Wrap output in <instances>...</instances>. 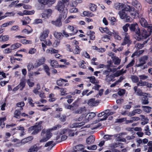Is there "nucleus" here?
Wrapping results in <instances>:
<instances>
[{
  "mask_svg": "<svg viewBox=\"0 0 152 152\" xmlns=\"http://www.w3.org/2000/svg\"><path fill=\"white\" fill-rule=\"evenodd\" d=\"M61 126L60 125H57L52 128L48 129H43L42 130L41 133V136L42 138L39 140L40 143L46 142L49 140L52 137V134L51 132L54 130L60 128Z\"/></svg>",
  "mask_w": 152,
  "mask_h": 152,
  "instance_id": "nucleus-1",
  "label": "nucleus"
},
{
  "mask_svg": "<svg viewBox=\"0 0 152 152\" xmlns=\"http://www.w3.org/2000/svg\"><path fill=\"white\" fill-rule=\"evenodd\" d=\"M130 6L127 5L118 13L120 18L126 22H130L132 20V19L127 15Z\"/></svg>",
  "mask_w": 152,
  "mask_h": 152,
  "instance_id": "nucleus-2",
  "label": "nucleus"
},
{
  "mask_svg": "<svg viewBox=\"0 0 152 152\" xmlns=\"http://www.w3.org/2000/svg\"><path fill=\"white\" fill-rule=\"evenodd\" d=\"M151 35L150 32L147 31L144 29H143L141 32L140 31V33L139 34H137L136 37V39L140 41L143 39H145Z\"/></svg>",
  "mask_w": 152,
  "mask_h": 152,
  "instance_id": "nucleus-3",
  "label": "nucleus"
},
{
  "mask_svg": "<svg viewBox=\"0 0 152 152\" xmlns=\"http://www.w3.org/2000/svg\"><path fill=\"white\" fill-rule=\"evenodd\" d=\"M42 123V122L40 121L38 125H35L29 127L28 129V131L29 133H31V131H33L31 133L32 135L37 134L42 128V126L40 125Z\"/></svg>",
  "mask_w": 152,
  "mask_h": 152,
  "instance_id": "nucleus-4",
  "label": "nucleus"
},
{
  "mask_svg": "<svg viewBox=\"0 0 152 152\" xmlns=\"http://www.w3.org/2000/svg\"><path fill=\"white\" fill-rule=\"evenodd\" d=\"M67 12H64V14L61 13L59 18L55 21H52V23L57 27H60L62 25L61 19H64L67 16Z\"/></svg>",
  "mask_w": 152,
  "mask_h": 152,
  "instance_id": "nucleus-5",
  "label": "nucleus"
},
{
  "mask_svg": "<svg viewBox=\"0 0 152 152\" xmlns=\"http://www.w3.org/2000/svg\"><path fill=\"white\" fill-rule=\"evenodd\" d=\"M122 36L123 37L124 39L123 42L121 44L122 45H125L126 44L129 45L132 43V41L130 39V36L126 32H123Z\"/></svg>",
  "mask_w": 152,
  "mask_h": 152,
  "instance_id": "nucleus-6",
  "label": "nucleus"
},
{
  "mask_svg": "<svg viewBox=\"0 0 152 152\" xmlns=\"http://www.w3.org/2000/svg\"><path fill=\"white\" fill-rule=\"evenodd\" d=\"M133 89L134 91V93L138 96H143L146 97H150V94L146 93H143L140 89H137V86H134Z\"/></svg>",
  "mask_w": 152,
  "mask_h": 152,
  "instance_id": "nucleus-7",
  "label": "nucleus"
},
{
  "mask_svg": "<svg viewBox=\"0 0 152 152\" xmlns=\"http://www.w3.org/2000/svg\"><path fill=\"white\" fill-rule=\"evenodd\" d=\"M129 28L131 31L135 32L137 35L139 34L140 29L137 23L129 25Z\"/></svg>",
  "mask_w": 152,
  "mask_h": 152,
  "instance_id": "nucleus-8",
  "label": "nucleus"
},
{
  "mask_svg": "<svg viewBox=\"0 0 152 152\" xmlns=\"http://www.w3.org/2000/svg\"><path fill=\"white\" fill-rule=\"evenodd\" d=\"M104 113H105V115L104 116L103 118L100 119H99L97 120H96L95 121L96 122L95 123V124H96L97 122L100 121H104L106 120L108 116L112 115L114 113V112H111L109 110H105L104 111Z\"/></svg>",
  "mask_w": 152,
  "mask_h": 152,
  "instance_id": "nucleus-9",
  "label": "nucleus"
},
{
  "mask_svg": "<svg viewBox=\"0 0 152 152\" xmlns=\"http://www.w3.org/2000/svg\"><path fill=\"white\" fill-rule=\"evenodd\" d=\"M49 32V31L48 29H46L43 31L39 37L40 40L41 41H44L45 39L48 37Z\"/></svg>",
  "mask_w": 152,
  "mask_h": 152,
  "instance_id": "nucleus-10",
  "label": "nucleus"
},
{
  "mask_svg": "<svg viewBox=\"0 0 152 152\" xmlns=\"http://www.w3.org/2000/svg\"><path fill=\"white\" fill-rule=\"evenodd\" d=\"M96 115V114L94 113H90L86 115L84 119H83V121H85V122H87L89 120L92 119Z\"/></svg>",
  "mask_w": 152,
  "mask_h": 152,
  "instance_id": "nucleus-11",
  "label": "nucleus"
},
{
  "mask_svg": "<svg viewBox=\"0 0 152 152\" xmlns=\"http://www.w3.org/2000/svg\"><path fill=\"white\" fill-rule=\"evenodd\" d=\"M142 111L140 109H136L133 111L129 112L128 116L129 117H132L135 115L136 114H140L142 113Z\"/></svg>",
  "mask_w": 152,
  "mask_h": 152,
  "instance_id": "nucleus-12",
  "label": "nucleus"
},
{
  "mask_svg": "<svg viewBox=\"0 0 152 152\" xmlns=\"http://www.w3.org/2000/svg\"><path fill=\"white\" fill-rule=\"evenodd\" d=\"M67 28L69 32H72L69 34L70 35H74L77 32V30L75 29L74 26L69 25L67 26Z\"/></svg>",
  "mask_w": 152,
  "mask_h": 152,
  "instance_id": "nucleus-13",
  "label": "nucleus"
},
{
  "mask_svg": "<svg viewBox=\"0 0 152 152\" xmlns=\"http://www.w3.org/2000/svg\"><path fill=\"white\" fill-rule=\"evenodd\" d=\"M65 7V5L61 1H59L56 6V9L60 12L62 11Z\"/></svg>",
  "mask_w": 152,
  "mask_h": 152,
  "instance_id": "nucleus-14",
  "label": "nucleus"
},
{
  "mask_svg": "<svg viewBox=\"0 0 152 152\" xmlns=\"http://www.w3.org/2000/svg\"><path fill=\"white\" fill-rule=\"evenodd\" d=\"M26 85V79L22 78L20 80V84L17 86L18 88H20L21 90H22Z\"/></svg>",
  "mask_w": 152,
  "mask_h": 152,
  "instance_id": "nucleus-15",
  "label": "nucleus"
},
{
  "mask_svg": "<svg viewBox=\"0 0 152 152\" xmlns=\"http://www.w3.org/2000/svg\"><path fill=\"white\" fill-rule=\"evenodd\" d=\"M140 22L142 27L148 28L149 24H148L146 20L144 18H140Z\"/></svg>",
  "mask_w": 152,
  "mask_h": 152,
  "instance_id": "nucleus-16",
  "label": "nucleus"
},
{
  "mask_svg": "<svg viewBox=\"0 0 152 152\" xmlns=\"http://www.w3.org/2000/svg\"><path fill=\"white\" fill-rule=\"evenodd\" d=\"M130 12L131 15L134 17L136 16H137L138 13L136 11L134 7L130 6V9L129 10V12Z\"/></svg>",
  "mask_w": 152,
  "mask_h": 152,
  "instance_id": "nucleus-17",
  "label": "nucleus"
},
{
  "mask_svg": "<svg viewBox=\"0 0 152 152\" xmlns=\"http://www.w3.org/2000/svg\"><path fill=\"white\" fill-rule=\"evenodd\" d=\"M95 140V137L94 135H91L86 139V142L87 144L90 145L93 143Z\"/></svg>",
  "mask_w": 152,
  "mask_h": 152,
  "instance_id": "nucleus-18",
  "label": "nucleus"
},
{
  "mask_svg": "<svg viewBox=\"0 0 152 152\" xmlns=\"http://www.w3.org/2000/svg\"><path fill=\"white\" fill-rule=\"evenodd\" d=\"M132 4L138 10H140L141 9V6L140 4L137 1H133L132 3Z\"/></svg>",
  "mask_w": 152,
  "mask_h": 152,
  "instance_id": "nucleus-19",
  "label": "nucleus"
},
{
  "mask_svg": "<svg viewBox=\"0 0 152 152\" xmlns=\"http://www.w3.org/2000/svg\"><path fill=\"white\" fill-rule=\"evenodd\" d=\"M45 60V58L43 57L37 60V63L35 64V67L37 68L42 64L44 63Z\"/></svg>",
  "mask_w": 152,
  "mask_h": 152,
  "instance_id": "nucleus-20",
  "label": "nucleus"
},
{
  "mask_svg": "<svg viewBox=\"0 0 152 152\" xmlns=\"http://www.w3.org/2000/svg\"><path fill=\"white\" fill-rule=\"evenodd\" d=\"M98 102L96 101L95 99H91L88 100V104L90 106H93L96 105L98 104Z\"/></svg>",
  "mask_w": 152,
  "mask_h": 152,
  "instance_id": "nucleus-21",
  "label": "nucleus"
},
{
  "mask_svg": "<svg viewBox=\"0 0 152 152\" xmlns=\"http://www.w3.org/2000/svg\"><path fill=\"white\" fill-rule=\"evenodd\" d=\"M34 13V11H29L28 10H25L23 12H20L18 13V14L20 16H23L24 15H32Z\"/></svg>",
  "mask_w": 152,
  "mask_h": 152,
  "instance_id": "nucleus-22",
  "label": "nucleus"
},
{
  "mask_svg": "<svg viewBox=\"0 0 152 152\" xmlns=\"http://www.w3.org/2000/svg\"><path fill=\"white\" fill-rule=\"evenodd\" d=\"M85 122H82L79 123H74L71 124L70 125V127L71 128H73L74 127H80L82 126L84 124Z\"/></svg>",
  "mask_w": 152,
  "mask_h": 152,
  "instance_id": "nucleus-23",
  "label": "nucleus"
},
{
  "mask_svg": "<svg viewBox=\"0 0 152 152\" xmlns=\"http://www.w3.org/2000/svg\"><path fill=\"white\" fill-rule=\"evenodd\" d=\"M112 59L115 65H118L121 62V59L118 57L115 56L112 57Z\"/></svg>",
  "mask_w": 152,
  "mask_h": 152,
  "instance_id": "nucleus-24",
  "label": "nucleus"
},
{
  "mask_svg": "<svg viewBox=\"0 0 152 152\" xmlns=\"http://www.w3.org/2000/svg\"><path fill=\"white\" fill-rule=\"evenodd\" d=\"M15 15V13L13 12H7L5 15L2 16H0V20L4 19V18L7 17H11Z\"/></svg>",
  "mask_w": 152,
  "mask_h": 152,
  "instance_id": "nucleus-25",
  "label": "nucleus"
},
{
  "mask_svg": "<svg viewBox=\"0 0 152 152\" xmlns=\"http://www.w3.org/2000/svg\"><path fill=\"white\" fill-rule=\"evenodd\" d=\"M50 63L51 66L53 68H57L58 67V61L55 60H50Z\"/></svg>",
  "mask_w": 152,
  "mask_h": 152,
  "instance_id": "nucleus-26",
  "label": "nucleus"
},
{
  "mask_svg": "<svg viewBox=\"0 0 152 152\" xmlns=\"http://www.w3.org/2000/svg\"><path fill=\"white\" fill-rule=\"evenodd\" d=\"M34 137L32 136H30L25 138L21 141V143H26L31 141L33 140Z\"/></svg>",
  "mask_w": 152,
  "mask_h": 152,
  "instance_id": "nucleus-27",
  "label": "nucleus"
},
{
  "mask_svg": "<svg viewBox=\"0 0 152 152\" xmlns=\"http://www.w3.org/2000/svg\"><path fill=\"white\" fill-rule=\"evenodd\" d=\"M148 56H144L140 57L139 59V62H142L145 64L148 59Z\"/></svg>",
  "mask_w": 152,
  "mask_h": 152,
  "instance_id": "nucleus-28",
  "label": "nucleus"
},
{
  "mask_svg": "<svg viewBox=\"0 0 152 152\" xmlns=\"http://www.w3.org/2000/svg\"><path fill=\"white\" fill-rule=\"evenodd\" d=\"M84 147L82 145H76L73 148V149L74 151H80L84 148Z\"/></svg>",
  "mask_w": 152,
  "mask_h": 152,
  "instance_id": "nucleus-29",
  "label": "nucleus"
},
{
  "mask_svg": "<svg viewBox=\"0 0 152 152\" xmlns=\"http://www.w3.org/2000/svg\"><path fill=\"white\" fill-rule=\"evenodd\" d=\"M126 72V70H125L123 71V69H122L121 70L117 71L114 74V75L115 77H117L122 75L123 73H125Z\"/></svg>",
  "mask_w": 152,
  "mask_h": 152,
  "instance_id": "nucleus-30",
  "label": "nucleus"
},
{
  "mask_svg": "<svg viewBox=\"0 0 152 152\" xmlns=\"http://www.w3.org/2000/svg\"><path fill=\"white\" fill-rule=\"evenodd\" d=\"M86 109L85 107H83L80 108L79 109L75 111V113H81L83 112H85Z\"/></svg>",
  "mask_w": 152,
  "mask_h": 152,
  "instance_id": "nucleus-31",
  "label": "nucleus"
},
{
  "mask_svg": "<svg viewBox=\"0 0 152 152\" xmlns=\"http://www.w3.org/2000/svg\"><path fill=\"white\" fill-rule=\"evenodd\" d=\"M94 124V123H92L91 124H88L86 126L88 128H91V129H96L101 126V124H98L95 125L94 127L92 126V125Z\"/></svg>",
  "mask_w": 152,
  "mask_h": 152,
  "instance_id": "nucleus-32",
  "label": "nucleus"
},
{
  "mask_svg": "<svg viewBox=\"0 0 152 152\" xmlns=\"http://www.w3.org/2000/svg\"><path fill=\"white\" fill-rule=\"evenodd\" d=\"M124 6V4L122 3H117L115 4L114 8L117 10H120Z\"/></svg>",
  "mask_w": 152,
  "mask_h": 152,
  "instance_id": "nucleus-33",
  "label": "nucleus"
},
{
  "mask_svg": "<svg viewBox=\"0 0 152 152\" xmlns=\"http://www.w3.org/2000/svg\"><path fill=\"white\" fill-rule=\"evenodd\" d=\"M38 150L37 147L35 145L31 146L27 152H33L37 151Z\"/></svg>",
  "mask_w": 152,
  "mask_h": 152,
  "instance_id": "nucleus-34",
  "label": "nucleus"
},
{
  "mask_svg": "<svg viewBox=\"0 0 152 152\" xmlns=\"http://www.w3.org/2000/svg\"><path fill=\"white\" fill-rule=\"evenodd\" d=\"M114 75H106L105 80L107 82H110L114 78Z\"/></svg>",
  "mask_w": 152,
  "mask_h": 152,
  "instance_id": "nucleus-35",
  "label": "nucleus"
},
{
  "mask_svg": "<svg viewBox=\"0 0 152 152\" xmlns=\"http://www.w3.org/2000/svg\"><path fill=\"white\" fill-rule=\"evenodd\" d=\"M61 135L60 134H58L53 139V141H55L56 143H58L61 142Z\"/></svg>",
  "mask_w": 152,
  "mask_h": 152,
  "instance_id": "nucleus-36",
  "label": "nucleus"
},
{
  "mask_svg": "<svg viewBox=\"0 0 152 152\" xmlns=\"http://www.w3.org/2000/svg\"><path fill=\"white\" fill-rule=\"evenodd\" d=\"M9 39V37L8 35L0 36V41L5 42Z\"/></svg>",
  "mask_w": 152,
  "mask_h": 152,
  "instance_id": "nucleus-37",
  "label": "nucleus"
},
{
  "mask_svg": "<svg viewBox=\"0 0 152 152\" xmlns=\"http://www.w3.org/2000/svg\"><path fill=\"white\" fill-rule=\"evenodd\" d=\"M21 45L19 43H15L11 45V48L12 50H14L18 48Z\"/></svg>",
  "mask_w": 152,
  "mask_h": 152,
  "instance_id": "nucleus-38",
  "label": "nucleus"
},
{
  "mask_svg": "<svg viewBox=\"0 0 152 152\" xmlns=\"http://www.w3.org/2000/svg\"><path fill=\"white\" fill-rule=\"evenodd\" d=\"M28 70V71H30L32 69L34 68H37L35 67V64L33 65L32 63H29L27 65Z\"/></svg>",
  "mask_w": 152,
  "mask_h": 152,
  "instance_id": "nucleus-39",
  "label": "nucleus"
},
{
  "mask_svg": "<svg viewBox=\"0 0 152 152\" xmlns=\"http://www.w3.org/2000/svg\"><path fill=\"white\" fill-rule=\"evenodd\" d=\"M132 81L134 83H138L139 82L138 77L136 75H132L131 77Z\"/></svg>",
  "mask_w": 152,
  "mask_h": 152,
  "instance_id": "nucleus-40",
  "label": "nucleus"
},
{
  "mask_svg": "<svg viewBox=\"0 0 152 152\" xmlns=\"http://www.w3.org/2000/svg\"><path fill=\"white\" fill-rule=\"evenodd\" d=\"M20 113L21 112L20 110H15L14 112L15 117L17 118H20Z\"/></svg>",
  "mask_w": 152,
  "mask_h": 152,
  "instance_id": "nucleus-41",
  "label": "nucleus"
},
{
  "mask_svg": "<svg viewBox=\"0 0 152 152\" xmlns=\"http://www.w3.org/2000/svg\"><path fill=\"white\" fill-rule=\"evenodd\" d=\"M88 78L90 79V82L96 84L98 83L94 76L88 77Z\"/></svg>",
  "mask_w": 152,
  "mask_h": 152,
  "instance_id": "nucleus-42",
  "label": "nucleus"
},
{
  "mask_svg": "<svg viewBox=\"0 0 152 152\" xmlns=\"http://www.w3.org/2000/svg\"><path fill=\"white\" fill-rule=\"evenodd\" d=\"M54 35L55 37L58 39H60L63 36L61 33L57 32H54Z\"/></svg>",
  "mask_w": 152,
  "mask_h": 152,
  "instance_id": "nucleus-43",
  "label": "nucleus"
},
{
  "mask_svg": "<svg viewBox=\"0 0 152 152\" xmlns=\"http://www.w3.org/2000/svg\"><path fill=\"white\" fill-rule=\"evenodd\" d=\"M37 88H34L33 91V93L35 94H38L39 92V90L40 88V85L39 84H37Z\"/></svg>",
  "mask_w": 152,
  "mask_h": 152,
  "instance_id": "nucleus-44",
  "label": "nucleus"
},
{
  "mask_svg": "<svg viewBox=\"0 0 152 152\" xmlns=\"http://www.w3.org/2000/svg\"><path fill=\"white\" fill-rule=\"evenodd\" d=\"M75 18L76 16L75 15L70 16L65 21V23H68L71 21L72 19Z\"/></svg>",
  "mask_w": 152,
  "mask_h": 152,
  "instance_id": "nucleus-45",
  "label": "nucleus"
},
{
  "mask_svg": "<svg viewBox=\"0 0 152 152\" xmlns=\"http://www.w3.org/2000/svg\"><path fill=\"white\" fill-rule=\"evenodd\" d=\"M147 82L142 81V80H140L139 82L137 83V85L139 86H146L147 85Z\"/></svg>",
  "mask_w": 152,
  "mask_h": 152,
  "instance_id": "nucleus-46",
  "label": "nucleus"
},
{
  "mask_svg": "<svg viewBox=\"0 0 152 152\" xmlns=\"http://www.w3.org/2000/svg\"><path fill=\"white\" fill-rule=\"evenodd\" d=\"M44 67L45 71L47 73V75H50V69L48 66L46 65H44Z\"/></svg>",
  "mask_w": 152,
  "mask_h": 152,
  "instance_id": "nucleus-47",
  "label": "nucleus"
},
{
  "mask_svg": "<svg viewBox=\"0 0 152 152\" xmlns=\"http://www.w3.org/2000/svg\"><path fill=\"white\" fill-rule=\"evenodd\" d=\"M102 39L104 42H107L109 41V40L110 39L109 36L105 35L102 38Z\"/></svg>",
  "mask_w": 152,
  "mask_h": 152,
  "instance_id": "nucleus-48",
  "label": "nucleus"
},
{
  "mask_svg": "<svg viewBox=\"0 0 152 152\" xmlns=\"http://www.w3.org/2000/svg\"><path fill=\"white\" fill-rule=\"evenodd\" d=\"M12 141L14 142H18V143L16 144V146H19L21 145V142H20L19 140L16 138L12 140Z\"/></svg>",
  "mask_w": 152,
  "mask_h": 152,
  "instance_id": "nucleus-49",
  "label": "nucleus"
},
{
  "mask_svg": "<svg viewBox=\"0 0 152 152\" xmlns=\"http://www.w3.org/2000/svg\"><path fill=\"white\" fill-rule=\"evenodd\" d=\"M143 108L144 110L148 113L150 112L151 111V108L148 106H144L142 107Z\"/></svg>",
  "mask_w": 152,
  "mask_h": 152,
  "instance_id": "nucleus-50",
  "label": "nucleus"
},
{
  "mask_svg": "<svg viewBox=\"0 0 152 152\" xmlns=\"http://www.w3.org/2000/svg\"><path fill=\"white\" fill-rule=\"evenodd\" d=\"M70 131V130L69 129H64L60 132V134L62 135L63 134H67Z\"/></svg>",
  "mask_w": 152,
  "mask_h": 152,
  "instance_id": "nucleus-51",
  "label": "nucleus"
},
{
  "mask_svg": "<svg viewBox=\"0 0 152 152\" xmlns=\"http://www.w3.org/2000/svg\"><path fill=\"white\" fill-rule=\"evenodd\" d=\"M80 49L79 46L78 45H76L74 50V53L75 54H78L80 53Z\"/></svg>",
  "mask_w": 152,
  "mask_h": 152,
  "instance_id": "nucleus-52",
  "label": "nucleus"
},
{
  "mask_svg": "<svg viewBox=\"0 0 152 152\" xmlns=\"http://www.w3.org/2000/svg\"><path fill=\"white\" fill-rule=\"evenodd\" d=\"M14 21L12 20L11 21H10L7 23H4L2 25V26L4 27H5L7 26H8L9 25H10L13 23H14Z\"/></svg>",
  "mask_w": 152,
  "mask_h": 152,
  "instance_id": "nucleus-53",
  "label": "nucleus"
},
{
  "mask_svg": "<svg viewBox=\"0 0 152 152\" xmlns=\"http://www.w3.org/2000/svg\"><path fill=\"white\" fill-rule=\"evenodd\" d=\"M135 47L137 49H140L143 47V44L139 43H136L135 45Z\"/></svg>",
  "mask_w": 152,
  "mask_h": 152,
  "instance_id": "nucleus-54",
  "label": "nucleus"
},
{
  "mask_svg": "<svg viewBox=\"0 0 152 152\" xmlns=\"http://www.w3.org/2000/svg\"><path fill=\"white\" fill-rule=\"evenodd\" d=\"M142 104H148V99L143 97L142 100Z\"/></svg>",
  "mask_w": 152,
  "mask_h": 152,
  "instance_id": "nucleus-55",
  "label": "nucleus"
},
{
  "mask_svg": "<svg viewBox=\"0 0 152 152\" xmlns=\"http://www.w3.org/2000/svg\"><path fill=\"white\" fill-rule=\"evenodd\" d=\"M71 13H75L78 12V9L75 7H71L69 10Z\"/></svg>",
  "mask_w": 152,
  "mask_h": 152,
  "instance_id": "nucleus-56",
  "label": "nucleus"
},
{
  "mask_svg": "<svg viewBox=\"0 0 152 152\" xmlns=\"http://www.w3.org/2000/svg\"><path fill=\"white\" fill-rule=\"evenodd\" d=\"M90 8L91 11H94L96 10V6L94 4H90Z\"/></svg>",
  "mask_w": 152,
  "mask_h": 152,
  "instance_id": "nucleus-57",
  "label": "nucleus"
},
{
  "mask_svg": "<svg viewBox=\"0 0 152 152\" xmlns=\"http://www.w3.org/2000/svg\"><path fill=\"white\" fill-rule=\"evenodd\" d=\"M54 142V141L53 140L47 142L45 145V147H47L48 146H50V145H52V144L53 145V146H54L56 145V143H53Z\"/></svg>",
  "mask_w": 152,
  "mask_h": 152,
  "instance_id": "nucleus-58",
  "label": "nucleus"
},
{
  "mask_svg": "<svg viewBox=\"0 0 152 152\" xmlns=\"http://www.w3.org/2000/svg\"><path fill=\"white\" fill-rule=\"evenodd\" d=\"M135 62L134 60L133 59L131 61V62L126 65V68H128L129 67L132 66L134 64Z\"/></svg>",
  "mask_w": 152,
  "mask_h": 152,
  "instance_id": "nucleus-59",
  "label": "nucleus"
},
{
  "mask_svg": "<svg viewBox=\"0 0 152 152\" xmlns=\"http://www.w3.org/2000/svg\"><path fill=\"white\" fill-rule=\"evenodd\" d=\"M144 64L142 62H139V63L136 65L137 67H141L142 69H144L146 68L145 66L144 65Z\"/></svg>",
  "mask_w": 152,
  "mask_h": 152,
  "instance_id": "nucleus-60",
  "label": "nucleus"
},
{
  "mask_svg": "<svg viewBox=\"0 0 152 152\" xmlns=\"http://www.w3.org/2000/svg\"><path fill=\"white\" fill-rule=\"evenodd\" d=\"M21 42L23 44H31V41L30 40H27L25 39H23L21 40Z\"/></svg>",
  "mask_w": 152,
  "mask_h": 152,
  "instance_id": "nucleus-61",
  "label": "nucleus"
},
{
  "mask_svg": "<svg viewBox=\"0 0 152 152\" xmlns=\"http://www.w3.org/2000/svg\"><path fill=\"white\" fill-rule=\"evenodd\" d=\"M57 84L59 86H62L64 83L63 82V79H60V80H58L56 82Z\"/></svg>",
  "mask_w": 152,
  "mask_h": 152,
  "instance_id": "nucleus-62",
  "label": "nucleus"
},
{
  "mask_svg": "<svg viewBox=\"0 0 152 152\" xmlns=\"http://www.w3.org/2000/svg\"><path fill=\"white\" fill-rule=\"evenodd\" d=\"M109 20L111 22V24L113 25L114 24V23L116 21V19L114 17H110Z\"/></svg>",
  "mask_w": 152,
  "mask_h": 152,
  "instance_id": "nucleus-63",
  "label": "nucleus"
},
{
  "mask_svg": "<svg viewBox=\"0 0 152 152\" xmlns=\"http://www.w3.org/2000/svg\"><path fill=\"white\" fill-rule=\"evenodd\" d=\"M112 70L111 69L109 68L107 70L104 71L103 74L106 75H109L110 73L111 72Z\"/></svg>",
  "mask_w": 152,
  "mask_h": 152,
  "instance_id": "nucleus-64",
  "label": "nucleus"
}]
</instances>
